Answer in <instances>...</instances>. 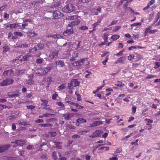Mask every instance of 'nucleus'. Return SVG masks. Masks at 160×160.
Segmentation results:
<instances>
[{"mask_svg": "<svg viewBox=\"0 0 160 160\" xmlns=\"http://www.w3.org/2000/svg\"><path fill=\"white\" fill-rule=\"evenodd\" d=\"M80 82L76 79H72L70 82V83L68 84V88L69 90H72L74 87L78 86L79 85Z\"/></svg>", "mask_w": 160, "mask_h": 160, "instance_id": "f257e3e1", "label": "nucleus"}, {"mask_svg": "<svg viewBox=\"0 0 160 160\" xmlns=\"http://www.w3.org/2000/svg\"><path fill=\"white\" fill-rule=\"evenodd\" d=\"M75 7L72 4H69L66 5L62 9V11L66 13H70L73 11L75 9Z\"/></svg>", "mask_w": 160, "mask_h": 160, "instance_id": "f03ea898", "label": "nucleus"}, {"mask_svg": "<svg viewBox=\"0 0 160 160\" xmlns=\"http://www.w3.org/2000/svg\"><path fill=\"white\" fill-rule=\"evenodd\" d=\"M52 82V78L51 77H45L42 81V84L48 87L50 85Z\"/></svg>", "mask_w": 160, "mask_h": 160, "instance_id": "7ed1b4c3", "label": "nucleus"}, {"mask_svg": "<svg viewBox=\"0 0 160 160\" xmlns=\"http://www.w3.org/2000/svg\"><path fill=\"white\" fill-rule=\"evenodd\" d=\"M63 16V14L58 10H55L53 12V16L55 19L60 18Z\"/></svg>", "mask_w": 160, "mask_h": 160, "instance_id": "20e7f679", "label": "nucleus"}, {"mask_svg": "<svg viewBox=\"0 0 160 160\" xmlns=\"http://www.w3.org/2000/svg\"><path fill=\"white\" fill-rule=\"evenodd\" d=\"M62 117L66 121L69 120L71 119L73 117L72 113L68 112L65 114H62Z\"/></svg>", "mask_w": 160, "mask_h": 160, "instance_id": "39448f33", "label": "nucleus"}, {"mask_svg": "<svg viewBox=\"0 0 160 160\" xmlns=\"http://www.w3.org/2000/svg\"><path fill=\"white\" fill-rule=\"evenodd\" d=\"M58 50L51 52L49 54V57L52 59L57 58L58 55Z\"/></svg>", "mask_w": 160, "mask_h": 160, "instance_id": "423d86ee", "label": "nucleus"}, {"mask_svg": "<svg viewBox=\"0 0 160 160\" xmlns=\"http://www.w3.org/2000/svg\"><path fill=\"white\" fill-rule=\"evenodd\" d=\"M102 131L101 130H97L92 133V135L90 136L91 138H95L100 137L102 135Z\"/></svg>", "mask_w": 160, "mask_h": 160, "instance_id": "0eeeda50", "label": "nucleus"}, {"mask_svg": "<svg viewBox=\"0 0 160 160\" xmlns=\"http://www.w3.org/2000/svg\"><path fill=\"white\" fill-rule=\"evenodd\" d=\"M2 74L4 76H9V77H11L13 75L14 71L12 70V69L6 70L3 72Z\"/></svg>", "mask_w": 160, "mask_h": 160, "instance_id": "6e6552de", "label": "nucleus"}, {"mask_svg": "<svg viewBox=\"0 0 160 160\" xmlns=\"http://www.w3.org/2000/svg\"><path fill=\"white\" fill-rule=\"evenodd\" d=\"M73 29L72 28H71L69 29H67L66 31H65L63 32V34L65 36H68L70 34L73 33Z\"/></svg>", "mask_w": 160, "mask_h": 160, "instance_id": "1a4fd4ad", "label": "nucleus"}, {"mask_svg": "<svg viewBox=\"0 0 160 160\" xmlns=\"http://www.w3.org/2000/svg\"><path fill=\"white\" fill-rule=\"evenodd\" d=\"M126 57H122L118 58L115 62V64L118 63H123L125 60Z\"/></svg>", "mask_w": 160, "mask_h": 160, "instance_id": "9d476101", "label": "nucleus"}, {"mask_svg": "<svg viewBox=\"0 0 160 160\" xmlns=\"http://www.w3.org/2000/svg\"><path fill=\"white\" fill-rule=\"evenodd\" d=\"M83 61H84L82 59L74 63H72V64L74 66H81L82 65Z\"/></svg>", "mask_w": 160, "mask_h": 160, "instance_id": "9b49d317", "label": "nucleus"}, {"mask_svg": "<svg viewBox=\"0 0 160 160\" xmlns=\"http://www.w3.org/2000/svg\"><path fill=\"white\" fill-rule=\"evenodd\" d=\"M10 145H6L0 147V152H4L8 149Z\"/></svg>", "mask_w": 160, "mask_h": 160, "instance_id": "f8f14e48", "label": "nucleus"}, {"mask_svg": "<svg viewBox=\"0 0 160 160\" xmlns=\"http://www.w3.org/2000/svg\"><path fill=\"white\" fill-rule=\"evenodd\" d=\"M18 146H22L24 145L27 144V142L26 140H17Z\"/></svg>", "mask_w": 160, "mask_h": 160, "instance_id": "ddd939ff", "label": "nucleus"}, {"mask_svg": "<svg viewBox=\"0 0 160 160\" xmlns=\"http://www.w3.org/2000/svg\"><path fill=\"white\" fill-rule=\"evenodd\" d=\"M37 51V48H33L31 49V50H30L29 52L31 53H32V54H33V55L31 54L32 56H33L36 57H39L40 56V55L38 56L36 53Z\"/></svg>", "mask_w": 160, "mask_h": 160, "instance_id": "4468645a", "label": "nucleus"}, {"mask_svg": "<svg viewBox=\"0 0 160 160\" xmlns=\"http://www.w3.org/2000/svg\"><path fill=\"white\" fill-rule=\"evenodd\" d=\"M52 68L51 67H47L43 68L42 70V73L43 74L47 73L49 72L52 69Z\"/></svg>", "mask_w": 160, "mask_h": 160, "instance_id": "2eb2a0df", "label": "nucleus"}, {"mask_svg": "<svg viewBox=\"0 0 160 160\" xmlns=\"http://www.w3.org/2000/svg\"><path fill=\"white\" fill-rule=\"evenodd\" d=\"M55 64L56 66H59L61 67L64 66V62L63 61L59 60L55 62Z\"/></svg>", "mask_w": 160, "mask_h": 160, "instance_id": "dca6fc26", "label": "nucleus"}, {"mask_svg": "<svg viewBox=\"0 0 160 160\" xmlns=\"http://www.w3.org/2000/svg\"><path fill=\"white\" fill-rule=\"evenodd\" d=\"M27 36L28 38H32L35 35H37L35 32H34L28 31V32H27Z\"/></svg>", "mask_w": 160, "mask_h": 160, "instance_id": "f3484780", "label": "nucleus"}, {"mask_svg": "<svg viewBox=\"0 0 160 160\" xmlns=\"http://www.w3.org/2000/svg\"><path fill=\"white\" fill-rule=\"evenodd\" d=\"M80 21L78 19H76L74 20L71 23V27L75 26L78 25L80 23Z\"/></svg>", "mask_w": 160, "mask_h": 160, "instance_id": "a211bd4d", "label": "nucleus"}, {"mask_svg": "<svg viewBox=\"0 0 160 160\" xmlns=\"http://www.w3.org/2000/svg\"><path fill=\"white\" fill-rule=\"evenodd\" d=\"M101 23L100 21H98L97 22L94 23L92 25L93 31H94L97 29V26Z\"/></svg>", "mask_w": 160, "mask_h": 160, "instance_id": "6ab92c4d", "label": "nucleus"}, {"mask_svg": "<svg viewBox=\"0 0 160 160\" xmlns=\"http://www.w3.org/2000/svg\"><path fill=\"white\" fill-rule=\"evenodd\" d=\"M33 76H29L28 77V79L27 80V83L29 84H32L33 83Z\"/></svg>", "mask_w": 160, "mask_h": 160, "instance_id": "aec40b11", "label": "nucleus"}, {"mask_svg": "<svg viewBox=\"0 0 160 160\" xmlns=\"http://www.w3.org/2000/svg\"><path fill=\"white\" fill-rule=\"evenodd\" d=\"M120 38V36L119 35H116L114 34L112 35L111 38V39H112L113 41H116L119 38Z\"/></svg>", "mask_w": 160, "mask_h": 160, "instance_id": "412c9836", "label": "nucleus"}, {"mask_svg": "<svg viewBox=\"0 0 160 160\" xmlns=\"http://www.w3.org/2000/svg\"><path fill=\"white\" fill-rule=\"evenodd\" d=\"M72 103L71 104H72L73 105L76 106V107L78 109H82L84 108L83 106L79 105L78 103L73 102H72Z\"/></svg>", "mask_w": 160, "mask_h": 160, "instance_id": "4be33fe9", "label": "nucleus"}, {"mask_svg": "<svg viewBox=\"0 0 160 160\" xmlns=\"http://www.w3.org/2000/svg\"><path fill=\"white\" fill-rule=\"evenodd\" d=\"M38 126H41L42 127H52V125L50 123L48 124H38Z\"/></svg>", "mask_w": 160, "mask_h": 160, "instance_id": "5701e85b", "label": "nucleus"}, {"mask_svg": "<svg viewBox=\"0 0 160 160\" xmlns=\"http://www.w3.org/2000/svg\"><path fill=\"white\" fill-rule=\"evenodd\" d=\"M78 57V55L76 53H74L72 56L71 58L70 59V61H74L76 59V58Z\"/></svg>", "mask_w": 160, "mask_h": 160, "instance_id": "b1692460", "label": "nucleus"}, {"mask_svg": "<svg viewBox=\"0 0 160 160\" xmlns=\"http://www.w3.org/2000/svg\"><path fill=\"white\" fill-rule=\"evenodd\" d=\"M77 122L78 123H84L86 122L87 121L86 119L83 118H79L78 119L76 120Z\"/></svg>", "mask_w": 160, "mask_h": 160, "instance_id": "393cba45", "label": "nucleus"}, {"mask_svg": "<svg viewBox=\"0 0 160 160\" xmlns=\"http://www.w3.org/2000/svg\"><path fill=\"white\" fill-rule=\"evenodd\" d=\"M0 85L2 86H4L8 85V84L7 82L6 79L3 80V81L0 83Z\"/></svg>", "mask_w": 160, "mask_h": 160, "instance_id": "a878e982", "label": "nucleus"}, {"mask_svg": "<svg viewBox=\"0 0 160 160\" xmlns=\"http://www.w3.org/2000/svg\"><path fill=\"white\" fill-rule=\"evenodd\" d=\"M31 56V55L28 54L26 55L23 57L22 59L23 61H28L29 58Z\"/></svg>", "mask_w": 160, "mask_h": 160, "instance_id": "bb28decb", "label": "nucleus"}, {"mask_svg": "<svg viewBox=\"0 0 160 160\" xmlns=\"http://www.w3.org/2000/svg\"><path fill=\"white\" fill-rule=\"evenodd\" d=\"M78 16V15H73L68 17V19L69 20H72L74 19H77Z\"/></svg>", "mask_w": 160, "mask_h": 160, "instance_id": "cd10ccee", "label": "nucleus"}, {"mask_svg": "<svg viewBox=\"0 0 160 160\" xmlns=\"http://www.w3.org/2000/svg\"><path fill=\"white\" fill-rule=\"evenodd\" d=\"M75 94L77 97V100L78 101H81L82 100L81 96L78 93L77 91L75 92Z\"/></svg>", "mask_w": 160, "mask_h": 160, "instance_id": "c85d7f7f", "label": "nucleus"}, {"mask_svg": "<svg viewBox=\"0 0 160 160\" xmlns=\"http://www.w3.org/2000/svg\"><path fill=\"white\" fill-rule=\"evenodd\" d=\"M6 79L8 85L12 84L14 82V81L12 79L10 78H7Z\"/></svg>", "mask_w": 160, "mask_h": 160, "instance_id": "c756f323", "label": "nucleus"}, {"mask_svg": "<svg viewBox=\"0 0 160 160\" xmlns=\"http://www.w3.org/2000/svg\"><path fill=\"white\" fill-rule=\"evenodd\" d=\"M50 116H55V114L49 113H45L43 114V117L45 118L50 117Z\"/></svg>", "mask_w": 160, "mask_h": 160, "instance_id": "7c9ffc66", "label": "nucleus"}, {"mask_svg": "<svg viewBox=\"0 0 160 160\" xmlns=\"http://www.w3.org/2000/svg\"><path fill=\"white\" fill-rule=\"evenodd\" d=\"M115 85L119 87H123L124 86V84L120 81H118L117 83L115 84Z\"/></svg>", "mask_w": 160, "mask_h": 160, "instance_id": "2f4dec72", "label": "nucleus"}, {"mask_svg": "<svg viewBox=\"0 0 160 160\" xmlns=\"http://www.w3.org/2000/svg\"><path fill=\"white\" fill-rule=\"evenodd\" d=\"M60 5V3L58 2H56L54 3L53 5H52L51 7V8H56L58 7Z\"/></svg>", "mask_w": 160, "mask_h": 160, "instance_id": "473e14b6", "label": "nucleus"}, {"mask_svg": "<svg viewBox=\"0 0 160 160\" xmlns=\"http://www.w3.org/2000/svg\"><path fill=\"white\" fill-rule=\"evenodd\" d=\"M19 96V93L18 92L17 93L12 94L8 95V96L10 98H13L15 97H18Z\"/></svg>", "mask_w": 160, "mask_h": 160, "instance_id": "72a5a7b5", "label": "nucleus"}, {"mask_svg": "<svg viewBox=\"0 0 160 160\" xmlns=\"http://www.w3.org/2000/svg\"><path fill=\"white\" fill-rule=\"evenodd\" d=\"M92 0H78V2L83 3H88L91 2Z\"/></svg>", "mask_w": 160, "mask_h": 160, "instance_id": "f704fd0d", "label": "nucleus"}, {"mask_svg": "<svg viewBox=\"0 0 160 160\" xmlns=\"http://www.w3.org/2000/svg\"><path fill=\"white\" fill-rule=\"evenodd\" d=\"M103 38L105 42H108V35L105 33L103 36Z\"/></svg>", "mask_w": 160, "mask_h": 160, "instance_id": "c9c22d12", "label": "nucleus"}, {"mask_svg": "<svg viewBox=\"0 0 160 160\" xmlns=\"http://www.w3.org/2000/svg\"><path fill=\"white\" fill-rule=\"evenodd\" d=\"M52 158L54 160H57L58 158L57 156V152H56L54 151L52 153Z\"/></svg>", "mask_w": 160, "mask_h": 160, "instance_id": "e433bc0d", "label": "nucleus"}, {"mask_svg": "<svg viewBox=\"0 0 160 160\" xmlns=\"http://www.w3.org/2000/svg\"><path fill=\"white\" fill-rule=\"evenodd\" d=\"M13 34L15 35L18 36L20 37H22L23 36L22 34L20 32H14Z\"/></svg>", "mask_w": 160, "mask_h": 160, "instance_id": "4c0bfd02", "label": "nucleus"}, {"mask_svg": "<svg viewBox=\"0 0 160 160\" xmlns=\"http://www.w3.org/2000/svg\"><path fill=\"white\" fill-rule=\"evenodd\" d=\"M155 66L154 67V68L156 69L159 68L160 67V62H155Z\"/></svg>", "mask_w": 160, "mask_h": 160, "instance_id": "58836bf2", "label": "nucleus"}, {"mask_svg": "<svg viewBox=\"0 0 160 160\" xmlns=\"http://www.w3.org/2000/svg\"><path fill=\"white\" fill-rule=\"evenodd\" d=\"M145 120L146 122H147V125H148L150 124L149 123H152L153 122V120H150L148 118L145 119Z\"/></svg>", "mask_w": 160, "mask_h": 160, "instance_id": "ea45409f", "label": "nucleus"}, {"mask_svg": "<svg viewBox=\"0 0 160 160\" xmlns=\"http://www.w3.org/2000/svg\"><path fill=\"white\" fill-rule=\"evenodd\" d=\"M17 140H16L14 142H11V143L13 144L12 146L13 147H16L18 146V143H17Z\"/></svg>", "mask_w": 160, "mask_h": 160, "instance_id": "a19ab883", "label": "nucleus"}, {"mask_svg": "<svg viewBox=\"0 0 160 160\" xmlns=\"http://www.w3.org/2000/svg\"><path fill=\"white\" fill-rule=\"evenodd\" d=\"M43 59L42 58H38L36 59V62L38 64H41L42 63Z\"/></svg>", "mask_w": 160, "mask_h": 160, "instance_id": "79ce46f5", "label": "nucleus"}, {"mask_svg": "<svg viewBox=\"0 0 160 160\" xmlns=\"http://www.w3.org/2000/svg\"><path fill=\"white\" fill-rule=\"evenodd\" d=\"M10 26H11V28H17L18 26V24L16 23H14L11 24V25Z\"/></svg>", "mask_w": 160, "mask_h": 160, "instance_id": "37998d69", "label": "nucleus"}, {"mask_svg": "<svg viewBox=\"0 0 160 160\" xmlns=\"http://www.w3.org/2000/svg\"><path fill=\"white\" fill-rule=\"evenodd\" d=\"M9 15L6 13H4V15L3 16V18L6 20H7L9 18Z\"/></svg>", "mask_w": 160, "mask_h": 160, "instance_id": "c03bdc74", "label": "nucleus"}, {"mask_svg": "<svg viewBox=\"0 0 160 160\" xmlns=\"http://www.w3.org/2000/svg\"><path fill=\"white\" fill-rule=\"evenodd\" d=\"M58 96V95L56 93H54L52 95V98L53 100H55Z\"/></svg>", "mask_w": 160, "mask_h": 160, "instance_id": "a18cd8bd", "label": "nucleus"}, {"mask_svg": "<svg viewBox=\"0 0 160 160\" xmlns=\"http://www.w3.org/2000/svg\"><path fill=\"white\" fill-rule=\"evenodd\" d=\"M27 148L28 150H31L34 148V147L33 145H29L27 147Z\"/></svg>", "mask_w": 160, "mask_h": 160, "instance_id": "49530a36", "label": "nucleus"}, {"mask_svg": "<svg viewBox=\"0 0 160 160\" xmlns=\"http://www.w3.org/2000/svg\"><path fill=\"white\" fill-rule=\"evenodd\" d=\"M109 149L108 147H102L100 148V150H105L106 151H108Z\"/></svg>", "mask_w": 160, "mask_h": 160, "instance_id": "de8ad7c7", "label": "nucleus"}, {"mask_svg": "<svg viewBox=\"0 0 160 160\" xmlns=\"http://www.w3.org/2000/svg\"><path fill=\"white\" fill-rule=\"evenodd\" d=\"M79 28L80 29L85 30L88 29V28L86 26H83L80 27Z\"/></svg>", "mask_w": 160, "mask_h": 160, "instance_id": "09e8293b", "label": "nucleus"}, {"mask_svg": "<svg viewBox=\"0 0 160 160\" xmlns=\"http://www.w3.org/2000/svg\"><path fill=\"white\" fill-rule=\"evenodd\" d=\"M3 52H6L9 50V48L8 46H4L3 47Z\"/></svg>", "mask_w": 160, "mask_h": 160, "instance_id": "8fccbe9b", "label": "nucleus"}, {"mask_svg": "<svg viewBox=\"0 0 160 160\" xmlns=\"http://www.w3.org/2000/svg\"><path fill=\"white\" fill-rule=\"evenodd\" d=\"M65 88V84H62L59 87V88L60 89H64Z\"/></svg>", "mask_w": 160, "mask_h": 160, "instance_id": "3c124183", "label": "nucleus"}, {"mask_svg": "<svg viewBox=\"0 0 160 160\" xmlns=\"http://www.w3.org/2000/svg\"><path fill=\"white\" fill-rule=\"evenodd\" d=\"M56 104L58 106L61 107H64V104L61 102H57L56 103Z\"/></svg>", "mask_w": 160, "mask_h": 160, "instance_id": "603ef678", "label": "nucleus"}, {"mask_svg": "<svg viewBox=\"0 0 160 160\" xmlns=\"http://www.w3.org/2000/svg\"><path fill=\"white\" fill-rule=\"evenodd\" d=\"M19 125H22L23 126H26L28 125L27 122H19Z\"/></svg>", "mask_w": 160, "mask_h": 160, "instance_id": "864d4df0", "label": "nucleus"}, {"mask_svg": "<svg viewBox=\"0 0 160 160\" xmlns=\"http://www.w3.org/2000/svg\"><path fill=\"white\" fill-rule=\"evenodd\" d=\"M158 30L157 29H155V30H151L149 32V33H150V34L154 33L155 32H158Z\"/></svg>", "mask_w": 160, "mask_h": 160, "instance_id": "5fc2aeb1", "label": "nucleus"}, {"mask_svg": "<svg viewBox=\"0 0 160 160\" xmlns=\"http://www.w3.org/2000/svg\"><path fill=\"white\" fill-rule=\"evenodd\" d=\"M134 55H129L128 57V59L129 60L131 61V60H132V59L134 58Z\"/></svg>", "mask_w": 160, "mask_h": 160, "instance_id": "6e6d98bb", "label": "nucleus"}, {"mask_svg": "<svg viewBox=\"0 0 160 160\" xmlns=\"http://www.w3.org/2000/svg\"><path fill=\"white\" fill-rule=\"evenodd\" d=\"M49 134H50V137H54L56 135V133L55 132H51L49 133Z\"/></svg>", "mask_w": 160, "mask_h": 160, "instance_id": "4d7b16f0", "label": "nucleus"}, {"mask_svg": "<svg viewBox=\"0 0 160 160\" xmlns=\"http://www.w3.org/2000/svg\"><path fill=\"white\" fill-rule=\"evenodd\" d=\"M72 138H80V136L78 134H74L72 136Z\"/></svg>", "mask_w": 160, "mask_h": 160, "instance_id": "13d9d810", "label": "nucleus"}, {"mask_svg": "<svg viewBox=\"0 0 160 160\" xmlns=\"http://www.w3.org/2000/svg\"><path fill=\"white\" fill-rule=\"evenodd\" d=\"M27 108L30 109H32L35 108V107L33 105L27 106Z\"/></svg>", "mask_w": 160, "mask_h": 160, "instance_id": "bf43d9fd", "label": "nucleus"}, {"mask_svg": "<svg viewBox=\"0 0 160 160\" xmlns=\"http://www.w3.org/2000/svg\"><path fill=\"white\" fill-rule=\"evenodd\" d=\"M155 2V0H151L148 3L150 6Z\"/></svg>", "mask_w": 160, "mask_h": 160, "instance_id": "052dcab7", "label": "nucleus"}, {"mask_svg": "<svg viewBox=\"0 0 160 160\" xmlns=\"http://www.w3.org/2000/svg\"><path fill=\"white\" fill-rule=\"evenodd\" d=\"M35 122L36 123H40L41 122H43L44 121L42 119H37L35 121Z\"/></svg>", "mask_w": 160, "mask_h": 160, "instance_id": "680f3d73", "label": "nucleus"}, {"mask_svg": "<svg viewBox=\"0 0 160 160\" xmlns=\"http://www.w3.org/2000/svg\"><path fill=\"white\" fill-rule=\"evenodd\" d=\"M96 123V126L102 124V123L101 121H96L95 122Z\"/></svg>", "mask_w": 160, "mask_h": 160, "instance_id": "e2e57ef3", "label": "nucleus"}, {"mask_svg": "<svg viewBox=\"0 0 160 160\" xmlns=\"http://www.w3.org/2000/svg\"><path fill=\"white\" fill-rule=\"evenodd\" d=\"M140 25V23L139 22L135 23L131 25V26H136L138 25Z\"/></svg>", "mask_w": 160, "mask_h": 160, "instance_id": "0e129e2a", "label": "nucleus"}, {"mask_svg": "<svg viewBox=\"0 0 160 160\" xmlns=\"http://www.w3.org/2000/svg\"><path fill=\"white\" fill-rule=\"evenodd\" d=\"M7 7V5H5L0 7V11H3Z\"/></svg>", "mask_w": 160, "mask_h": 160, "instance_id": "69168bd1", "label": "nucleus"}, {"mask_svg": "<svg viewBox=\"0 0 160 160\" xmlns=\"http://www.w3.org/2000/svg\"><path fill=\"white\" fill-rule=\"evenodd\" d=\"M156 76H153L152 75H149L146 77L147 79H150L155 77Z\"/></svg>", "mask_w": 160, "mask_h": 160, "instance_id": "338daca9", "label": "nucleus"}, {"mask_svg": "<svg viewBox=\"0 0 160 160\" xmlns=\"http://www.w3.org/2000/svg\"><path fill=\"white\" fill-rule=\"evenodd\" d=\"M89 132V130H84L83 131H82L81 132V134L84 135L85 134L88 132Z\"/></svg>", "mask_w": 160, "mask_h": 160, "instance_id": "774afa93", "label": "nucleus"}]
</instances>
